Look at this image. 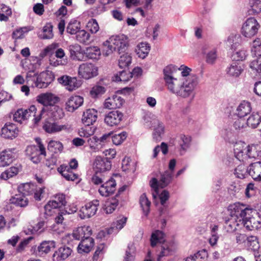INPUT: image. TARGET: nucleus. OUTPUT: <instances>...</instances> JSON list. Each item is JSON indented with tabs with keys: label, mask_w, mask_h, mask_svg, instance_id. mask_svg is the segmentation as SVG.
Returning a JSON list of instances; mask_svg holds the SVG:
<instances>
[{
	"label": "nucleus",
	"mask_w": 261,
	"mask_h": 261,
	"mask_svg": "<svg viewBox=\"0 0 261 261\" xmlns=\"http://www.w3.org/2000/svg\"><path fill=\"white\" fill-rule=\"evenodd\" d=\"M178 71V67L172 64L164 68L163 74L165 85L171 93L182 98H187L198 85V78L196 75H190L187 79L175 77Z\"/></svg>",
	"instance_id": "obj_1"
},
{
	"label": "nucleus",
	"mask_w": 261,
	"mask_h": 261,
	"mask_svg": "<svg viewBox=\"0 0 261 261\" xmlns=\"http://www.w3.org/2000/svg\"><path fill=\"white\" fill-rule=\"evenodd\" d=\"M165 238V234L159 230L154 231L151 236L150 245L151 247H154L158 244H162L159 257L169 255L175 249L174 242L173 241L166 242Z\"/></svg>",
	"instance_id": "obj_2"
},
{
	"label": "nucleus",
	"mask_w": 261,
	"mask_h": 261,
	"mask_svg": "<svg viewBox=\"0 0 261 261\" xmlns=\"http://www.w3.org/2000/svg\"><path fill=\"white\" fill-rule=\"evenodd\" d=\"M235 158L239 161L245 162L248 159L255 158L259 155L257 146L248 145L244 147L242 143H236L234 146Z\"/></svg>",
	"instance_id": "obj_3"
},
{
	"label": "nucleus",
	"mask_w": 261,
	"mask_h": 261,
	"mask_svg": "<svg viewBox=\"0 0 261 261\" xmlns=\"http://www.w3.org/2000/svg\"><path fill=\"white\" fill-rule=\"evenodd\" d=\"M35 141L37 145L28 146L25 149V153L32 162L38 164L41 161L42 155H46V152L41 139L37 138Z\"/></svg>",
	"instance_id": "obj_4"
},
{
	"label": "nucleus",
	"mask_w": 261,
	"mask_h": 261,
	"mask_svg": "<svg viewBox=\"0 0 261 261\" xmlns=\"http://www.w3.org/2000/svg\"><path fill=\"white\" fill-rule=\"evenodd\" d=\"M36 111L37 109L34 105L30 106L29 109H18L14 113L13 115V119L15 121L21 123L22 122V121H24L31 117H33L34 123L37 124L41 119L43 109L40 111L37 116L36 115Z\"/></svg>",
	"instance_id": "obj_5"
},
{
	"label": "nucleus",
	"mask_w": 261,
	"mask_h": 261,
	"mask_svg": "<svg viewBox=\"0 0 261 261\" xmlns=\"http://www.w3.org/2000/svg\"><path fill=\"white\" fill-rule=\"evenodd\" d=\"M228 210L230 213L229 216L241 221L247 216H250L253 212L252 209L239 202L230 205Z\"/></svg>",
	"instance_id": "obj_6"
},
{
	"label": "nucleus",
	"mask_w": 261,
	"mask_h": 261,
	"mask_svg": "<svg viewBox=\"0 0 261 261\" xmlns=\"http://www.w3.org/2000/svg\"><path fill=\"white\" fill-rule=\"evenodd\" d=\"M78 167V162L75 159H72L69 165L63 164L58 168V171L67 180L74 181L77 179L78 176L74 173L72 169H76Z\"/></svg>",
	"instance_id": "obj_7"
},
{
	"label": "nucleus",
	"mask_w": 261,
	"mask_h": 261,
	"mask_svg": "<svg viewBox=\"0 0 261 261\" xmlns=\"http://www.w3.org/2000/svg\"><path fill=\"white\" fill-rule=\"evenodd\" d=\"M259 28V24L257 20L253 17H250L243 23L241 34L246 38H251L257 34Z\"/></svg>",
	"instance_id": "obj_8"
},
{
	"label": "nucleus",
	"mask_w": 261,
	"mask_h": 261,
	"mask_svg": "<svg viewBox=\"0 0 261 261\" xmlns=\"http://www.w3.org/2000/svg\"><path fill=\"white\" fill-rule=\"evenodd\" d=\"M78 75L83 79L89 80L98 75V68L93 64L83 63L79 67Z\"/></svg>",
	"instance_id": "obj_9"
},
{
	"label": "nucleus",
	"mask_w": 261,
	"mask_h": 261,
	"mask_svg": "<svg viewBox=\"0 0 261 261\" xmlns=\"http://www.w3.org/2000/svg\"><path fill=\"white\" fill-rule=\"evenodd\" d=\"M99 205V201L94 200L85 204L79 212V216L82 219L89 218L95 215Z\"/></svg>",
	"instance_id": "obj_10"
},
{
	"label": "nucleus",
	"mask_w": 261,
	"mask_h": 261,
	"mask_svg": "<svg viewBox=\"0 0 261 261\" xmlns=\"http://www.w3.org/2000/svg\"><path fill=\"white\" fill-rule=\"evenodd\" d=\"M92 233V229L89 226H83L76 228L73 231L72 234H67L65 236L64 240L68 243L69 240L72 237L76 240L81 239H86V238L90 237Z\"/></svg>",
	"instance_id": "obj_11"
},
{
	"label": "nucleus",
	"mask_w": 261,
	"mask_h": 261,
	"mask_svg": "<svg viewBox=\"0 0 261 261\" xmlns=\"http://www.w3.org/2000/svg\"><path fill=\"white\" fill-rule=\"evenodd\" d=\"M55 79L54 73L49 70L41 72L36 77L35 86L38 88H45L48 86Z\"/></svg>",
	"instance_id": "obj_12"
},
{
	"label": "nucleus",
	"mask_w": 261,
	"mask_h": 261,
	"mask_svg": "<svg viewBox=\"0 0 261 261\" xmlns=\"http://www.w3.org/2000/svg\"><path fill=\"white\" fill-rule=\"evenodd\" d=\"M58 81L69 91L75 90L81 86V81L78 80L75 77H71L66 75L58 78Z\"/></svg>",
	"instance_id": "obj_13"
},
{
	"label": "nucleus",
	"mask_w": 261,
	"mask_h": 261,
	"mask_svg": "<svg viewBox=\"0 0 261 261\" xmlns=\"http://www.w3.org/2000/svg\"><path fill=\"white\" fill-rule=\"evenodd\" d=\"M111 167V161L108 158L97 156L93 163V168L96 173H100L109 171Z\"/></svg>",
	"instance_id": "obj_14"
},
{
	"label": "nucleus",
	"mask_w": 261,
	"mask_h": 261,
	"mask_svg": "<svg viewBox=\"0 0 261 261\" xmlns=\"http://www.w3.org/2000/svg\"><path fill=\"white\" fill-rule=\"evenodd\" d=\"M171 179V174L167 172L162 175L159 181L155 178H152L150 181V185L156 194H158L159 187L163 188L166 187L170 182Z\"/></svg>",
	"instance_id": "obj_15"
},
{
	"label": "nucleus",
	"mask_w": 261,
	"mask_h": 261,
	"mask_svg": "<svg viewBox=\"0 0 261 261\" xmlns=\"http://www.w3.org/2000/svg\"><path fill=\"white\" fill-rule=\"evenodd\" d=\"M244 227L248 230H257L261 227L260 218L256 216L253 217L252 215L247 216L242 221Z\"/></svg>",
	"instance_id": "obj_16"
},
{
	"label": "nucleus",
	"mask_w": 261,
	"mask_h": 261,
	"mask_svg": "<svg viewBox=\"0 0 261 261\" xmlns=\"http://www.w3.org/2000/svg\"><path fill=\"white\" fill-rule=\"evenodd\" d=\"M37 101L45 106H54L59 101V98L50 92L41 93L36 97Z\"/></svg>",
	"instance_id": "obj_17"
},
{
	"label": "nucleus",
	"mask_w": 261,
	"mask_h": 261,
	"mask_svg": "<svg viewBox=\"0 0 261 261\" xmlns=\"http://www.w3.org/2000/svg\"><path fill=\"white\" fill-rule=\"evenodd\" d=\"M202 53L205 55V62L208 64H215L217 59V50L216 48L205 44L202 48Z\"/></svg>",
	"instance_id": "obj_18"
},
{
	"label": "nucleus",
	"mask_w": 261,
	"mask_h": 261,
	"mask_svg": "<svg viewBox=\"0 0 261 261\" xmlns=\"http://www.w3.org/2000/svg\"><path fill=\"white\" fill-rule=\"evenodd\" d=\"M123 116V114L118 111H111L106 115L105 122L109 126H116L122 121Z\"/></svg>",
	"instance_id": "obj_19"
},
{
	"label": "nucleus",
	"mask_w": 261,
	"mask_h": 261,
	"mask_svg": "<svg viewBox=\"0 0 261 261\" xmlns=\"http://www.w3.org/2000/svg\"><path fill=\"white\" fill-rule=\"evenodd\" d=\"M68 50L70 54L69 57L72 60L81 61L85 60L84 50L79 44L70 45L68 46Z\"/></svg>",
	"instance_id": "obj_20"
},
{
	"label": "nucleus",
	"mask_w": 261,
	"mask_h": 261,
	"mask_svg": "<svg viewBox=\"0 0 261 261\" xmlns=\"http://www.w3.org/2000/svg\"><path fill=\"white\" fill-rule=\"evenodd\" d=\"M153 128L152 134L153 139L155 141H159L161 139V136L164 132V125L163 123L157 119H153L150 121V124H146Z\"/></svg>",
	"instance_id": "obj_21"
},
{
	"label": "nucleus",
	"mask_w": 261,
	"mask_h": 261,
	"mask_svg": "<svg viewBox=\"0 0 261 261\" xmlns=\"http://www.w3.org/2000/svg\"><path fill=\"white\" fill-rule=\"evenodd\" d=\"M116 186L115 180L111 178L101 185L98 190L99 193L102 196H108L114 192L116 190Z\"/></svg>",
	"instance_id": "obj_22"
},
{
	"label": "nucleus",
	"mask_w": 261,
	"mask_h": 261,
	"mask_svg": "<svg viewBox=\"0 0 261 261\" xmlns=\"http://www.w3.org/2000/svg\"><path fill=\"white\" fill-rule=\"evenodd\" d=\"M113 41L112 43L115 45L116 50L119 54L125 52L128 45L127 38L123 35L113 37Z\"/></svg>",
	"instance_id": "obj_23"
},
{
	"label": "nucleus",
	"mask_w": 261,
	"mask_h": 261,
	"mask_svg": "<svg viewBox=\"0 0 261 261\" xmlns=\"http://www.w3.org/2000/svg\"><path fill=\"white\" fill-rule=\"evenodd\" d=\"M124 102L123 99L117 95H114L112 97L107 98L104 102V107L108 109H114L119 108Z\"/></svg>",
	"instance_id": "obj_24"
},
{
	"label": "nucleus",
	"mask_w": 261,
	"mask_h": 261,
	"mask_svg": "<svg viewBox=\"0 0 261 261\" xmlns=\"http://www.w3.org/2000/svg\"><path fill=\"white\" fill-rule=\"evenodd\" d=\"M244 65L239 62H232L226 68L227 76L232 77H239L244 71Z\"/></svg>",
	"instance_id": "obj_25"
},
{
	"label": "nucleus",
	"mask_w": 261,
	"mask_h": 261,
	"mask_svg": "<svg viewBox=\"0 0 261 261\" xmlns=\"http://www.w3.org/2000/svg\"><path fill=\"white\" fill-rule=\"evenodd\" d=\"M18 134V128L13 123H6L2 128V135L5 138L12 139L17 137Z\"/></svg>",
	"instance_id": "obj_26"
},
{
	"label": "nucleus",
	"mask_w": 261,
	"mask_h": 261,
	"mask_svg": "<svg viewBox=\"0 0 261 261\" xmlns=\"http://www.w3.org/2000/svg\"><path fill=\"white\" fill-rule=\"evenodd\" d=\"M84 102L83 98L79 95L71 96L66 103V109L69 112H73L81 107Z\"/></svg>",
	"instance_id": "obj_27"
},
{
	"label": "nucleus",
	"mask_w": 261,
	"mask_h": 261,
	"mask_svg": "<svg viewBox=\"0 0 261 261\" xmlns=\"http://www.w3.org/2000/svg\"><path fill=\"white\" fill-rule=\"evenodd\" d=\"M14 149L5 150L0 153V167L9 165L15 158Z\"/></svg>",
	"instance_id": "obj_28"
},
{
	"label": "nucleus",
	"mask_w": 261,
	"mask_h": 261,
	"mask_svg": "<svg viewBox=\"0 0 261 261\" xmlns=\"http://www.w3.org/2000/svg\"><path fill=\"white\" fill-rule=\"evenodd\" d=\"M97 118V111L94 109L87 110L84 112L82 117V122L87 126L93 124Z\"/></svg>",
	"instance_id": "obj_29"
},
{
	"label": "nucleus",
	"mask_w": 261,
	"mask_h": 261,
	"mask_svg": "<svg viewBox=\"0 0 261 261\" xmlns=\"http://www.w3.org/2000/svg\"><path fill=\"white\" fill-rule=\"evenodd\" d=\"M248 173L254 180L261 181V161L251 163L249 167Z\"/></svg>",
	"instance_id": "obj_30"
},
{
	"label": "nucleus",
	"mask_w": 261,
	"mask_h": 261,
	"mask_svg": "<svg viewBox=\"0 0 261 261\" xmlns=\"http://www.w3.org/2000/svg\"><path fill=\"white\" fill-rule=\"evenodd\" d=\"M94 246V240L90 237L83 239L79 244L77 247L79 253H88Z\"/></svg>",
	"instance_id": "obj_31"
},
{
	"label": "nucleus",
	"mask_w": 261,
	"mask_h": 261,
	"mask_svg": "<svg viewBox=\"0 0 261 261\" xmlns=\"http://www.w3.org/2000/svg\"><path fill=\"white\" fill-rule=\"evenodd\" d=\"M261 122V110L259 112H253L246 121L247 126L251 128H256Z\"/></svg>",
	"instance_id": "obj_32"
},
{
	"label": "nucleus",
	"mask_w": 261,
	"mask_h": 261,
	"mask_svg": "<svg viewBox=\"0 0 261 261\" xmlns=\"http://www.w3.org/2000/svg\"><path fill=\"white\" fill-rule=\"evenodd\" d=\"M242 223L241 220H239L234 218V217H229L226 218L224 224V228L227 232H232L237 229V227L240 225V223Z\"/></svg>",
	"instance_id": "obj_33"
},
{
	"label": "nucleus",
	"mask_w": 261,
	"mask_h": 261,
	"mask_svg": "<svg viewBox=\"0 0 261 261\" xmlns=\"http://www.w3.org/2000/svg\"><path fill=\"white\" fill-rule=\"evenodd\" d=\"M150 50V46L147 42L139 43L135 48V52L138 57L145 59L148 55Z\"/></svg>",
	"instance_id": "obj_34"
},
{
	"label": "nucleus",
	"mask_w": 261,
	"mask_h": 261,
	"mask_svg": "<svg viewBox=\"0 0 261 261\" xmlns=\"http://www.w3.org/2000/svg\"><path fill=\"white\" fill-rule=\"evenodd\" d=\"M43 129L48 133H55L60 132L67 128L65 125H59L56 122L45 121L43 126Z\"/></svg>",
	"instance_id": "obj_35"
},
{
	"label": "nucleus",
	"mask_w": 261,
	"mask_h": 261,
	"mask_svg": "<svg viewBox=\"0 0 261 261\" xmlns=\"http://www.w3.org/2000/svg\"><path fill=\"white\" fill-rule=\"evenodd\" d=\"M252 110L251 103L247 101H242L238 106L237 109V115L240 117L244 116L250 114Z\"/></svg>",
	"instance_id": "obj_36"
},
{
	"label": "nucleus",
	"mask_w": 261,
	"mask_h": 261,
	"mask_svg": "<svg viewBox=\"0 0 261 261\" xmlns=\"http://www.w3.org/2000/svg\"><path fill=\"white\" fill-rule=\"evenodd\" d=\"M10 201L11 203L20 207H25L29 203L28 199L21 193L15 195Z\"/></svg>",
	"instance_id": "obj_37"
},
{
	"label": "nucleus",
	"mask_w": 261,
	"mask_h": 261,
	"mask_svg": "<svg viewBox=\"0 0 261 261\" xmlns=\"http://www.w3.org/2000/svg\"><path fill=\"white\" fill-rule=\"evenodd\" d=\"M101 55L100 49L97 46H90L84 50L85 60L86 58L90 59H98Z\"/></svg>",
	"instance_id": "obj_38"
},
{
	"label": "nucleus",
	"mask_w": 261,
	"mask_h": 261,
	"mask_svg": "<svg viewBox=\"0 0 261 261\" xmlns=\"http://www.w3.org/2000/svg\"><path fill=\"white\" fill-rule=\"evenodd\" d=\"M71 249L69 247H62L54 254V258H56L57 261L64 260L67 258L71 253Z\"/></svg>",
	"instance_id": "obj_39"
},
{
	"label": "nucleus",
	"mask_w": 261,
	"mask_h": 261,
	"mask_svg": "<svg viewBox=\"0 0 261 261\" xmlns=\"http://www.w3.org/2000/svg\"><path fill=\"white\" fill-rule=\"evenodd\" d=\"M36 189V185L32 183H25L19 185L18 187L19 192L24 195H30L33 194Z\"/></svg>",
	"instance_id": "obj_40"
},
{
	"label": "nucleus",
	"mask_w": 261,
	"mask_h": 261,
	"mask_svg": "<svg viewBox=\"0 0 261 261\" xmlns=\"http://www.w3.org/2000/svg\"><path fill=\"white\" fill-rule=\"evenodd\" d=\"M191 139L190 136L181 134L179 136L178 142L180 147V154H182L190 147Z\"/></svg>",
	"instance_id": "obj_41"
},
{
	"label": "nucleus",
	"mask_w": 261,
	"mask_h": 261,
	"mask_svg": "<svg viewBox=\"0 0 261 261\" xmlns=\"http://www.w3.org/2000/svg\"><path fill=\"white\" fill-rule=\"evenodd\" d=\"M208 253L205 249L198 251L193 255L186 258L184 261H202L207 257Z\"/></svg>",
	"instance_id": "obj_42"
},
{
	"label": "nucleus",
	"mask_w": 261,
	"mask_h": 261,
	"mask_svg": "<svg viewBox=\"0 0 261 261\" xmlns=\"http://www.w3.org/2000/svg\"><path fill=\"white\" fill-rule=\"evenodd\" d=\"M140 204L145 215H148L150 211L151 202L145 193L142 194L140 197Z\"/></svg>",
	"instance_id": "obj_43"
},
{
	"label": "nucleus",
	"mask_w": 261,
	"mask_h": 261,
	"mask_svg": "<svg viewBox=\"0 0 261 261\" xmlns=\"http://www.w3.org/2000/svg\"><path fill=\"white\" fill-rule=\"evenodd\" d=\"M48 150L50 151L58 153L62 152L63 146L62 144L58 141L50 140L48 143Z\"/></svg>",
	"instance_id": "obj_44"
},
{
	"label": "nucleus",
	"mask_w": 261,
	"mask_h": 261,
	"mask_svg": "<svg viewBox=\"0 0 261 261\" xmlns=\"http://www.w3.org/2000/svg\"><path fill=\"white\" fill-rule=\"evenodd\" d=\"M96 127L89 126L81 128L79 130L78 134L81 137L89 138L93 136L96 130Z\"/></svg>",
	"instance_id": "obj_45"
},
{
	"label": "nucleus",
	"mask_w": 261,
	"mask_h": 261,
	"mask_svg": "<svg viewBox=\"0 0 261 261\" xmlns=\"http://www.w3.org/2000/svg\"><path fill=\"white\" fill-rule=\"evenodd\" d=\"M113 41V37L109 38V40L105 41L103 43V54L106 56H109L114 51L116 50L115 45L112 44V42Z\"/></svg>",
	"instance_id": "obj_46"
},
{
	"label": "nucleus",
	"mask_w": 261,
	"mask_h": 261,
	"mask_svg": "<svg viewBox=\"0 0 261 261\" xmlns=\"http://www.w3.org/2000/svg\"><path fill=\"white\" fill-rule=\"evenodd\" d=\"M55 242H42L38 248V251L39 255H42L44 253H48L51 248L55 247Z\"/></svg>",
	"instance_id": "obj_47"
},
{
	"label": "nucleus",
	"mask_w": 261,
	"mask_h": 261,
	"mask_svg": "<svg viewBox=\"0 0 261 261\" xmlns=\"http://www.w3.org/2000/svg\"><path fill=\"white\" fill-rule=\"evenodd\" d=\"M19 170L17 167H11L1 174L0 178L4 180L12 177L16 175L18 173Z\"/></svg>",
	"instance_id": "obj_48"
},
{
	"label": "nucleus",
	"mask_w": 261,
	"mask_h": 261,
	"mask_svg": "<svg viewBox=\"0 0 261 261\" xmlns=\"http://www.w3.org/2000/svg\"><path fill=\"white\" fill-rule=\"evenodd\" d=\"M80 29V22L76 20H71L67 27V32L70 34H76Z\"/></svg>",
	"instance_id": "obj_49"
},
{
	"label": "nucleus",
	"mask_w": 261,
	"mask_h": 261,
	"mask_svg": "<svg viewBox=\"0 0 261 261\" xmlns=\"http://www.w3.org/2000/svg\"><path fill=\"white\" fill-rule=\"evenodd\" d=\"M90 37V34L84 30H80L76 34V39L82 43H88L89 42Z\"/></svg>",
	"instance_id": "obj_50"
},
{
	"label": "nucleus",
	"mask_w": 261,
	"mask_h": 261,
	"mask_svg": "<svg viewBox=\"0 0 261 261\" xmlns=\"http://www.w3.org/2000/svg\"><path fill=\"white\" fill-rule=\"evenodd\" d=\"M92 137L88 139L87 142L90 148L95 152L98 151L101 148V145H100L98 138L95 136H92Z\"/></svg>",
	"instance_id": "obj_51"
},
{
	"label": "nucleus",
	"mask_w": 261,
	"mask_h": 261,
	"mask_svg": "<svg viewBox=\"0 0 261 261\" xmlns=\"http://www.w3.org/2000/svg\"><path fill=\"white\" fill-rule=\"evenodd\" d=\"M53 28L51 23H46L43 28V34L41 35V38L43 39H51L54 36Z\"/></svg>",
	"instance_id": "obj_52"
},
{
	"label": "nucleus",
	"mask_w": 261,
	"mask_h": 261,
	"mask_svg": "<svg viewBox=\"0 0 261 261\" xmlns=\"http://www.w3.org/2000/svg\"><path fill=\"white\" fill-rule=\"evenodd\" d=\"M132 57L128 53H125L120 56L118 64L121 68H124L128 66L131 63Z\"/></svg>",
	"instance_id": "obj_53"
},
{
	"label": "nucleus",
	"mask_w": 261,
	"mask_h": 261,
	"mask_svg": "<svg viewBox=\"0 0 261 261\" xmlns=\"http://www.w3.org/2000/svg\"><path fill=\"white\" fill-rule=\"evenodd\" d=\"M250 62L249 67L251 69L256 73H261V56Z\"/></svg>",
	"instance_id": "obj_54"
},
{
	"label": "nucleus",
	"mask_w": 261,
	"mask_h": 261,
	"mask_svg": "<svg viewBox=\"0 0 261 261\" xmlns=\"http://www.w3.org/2000/svg\"><path fill=\"white\" fill-rule=\"evenodd\" d=\"M251 51L255 56H261V38H256L253 41Z\"/></svg>",
	"instance_id": "obj_55"
},
{
	"label": "nucleus",
	"mask_w": 261,
	"mask_h": 261,
	"mask_svg": "<svg viewBox=\"0 0 261 261\" xmlns=\"http://www.w3.org/2000/svg\"><path fill=\"white\" fill-rule=\"evenodd\" d=\"M234 174L238 178L243 179L247 175L248 170L244 164H241L236 168Z\"/></svg>",
	"instance_id": "obj_56"
},
{
	"label": "nucleus",
	"mask_w": 261,
	"mask_h": 261,
	"mask_svg": "<svg viewBox=\"0 0 261 261\" xmlns=\"http://www.w3.org/2000/svg\"><path fill=\"white\" fill-rule=\"evenodd\" d=\"M248 55L247 50L240 49L233 53L232 55L233 60L236 61H243L246 59Z\"/></svg>",
	"instance_id": "obj_57"
},
{
	"label": "nucleus",
	"mask_w": 261,
	"mask_h": 261,
	"mask_svg": "<svg viewBox=\"0 0 261 261\" xmlns=\"http://www.w3.org/2000/svg\"><path fill=\"white\" fill-rule=\"evenodd\" d=\"M135 163L132 162L130 158L125 157L122 162V168L123 171L126 170H135L134 166Z\"/></svg>",
	"instance_id": "obj_58"
},
{
	"label": "nucleus",
	"mask_w": 261,
	"mask_h": 261,
	"mask_svg": "<svg viewBox=\"0 0 261 261\" xmlns=\"http://www.w3.org/2000/svg\"><path fill=\"white\" fill-rule=\"evenodd\" d=\"M132 77V73L123 70L119 72V75L115 76V81L116 82H126Z\"/></svg>",
	"instance_id": "obj_59"
},
{
	"label": "nucleus",
	"mask_w": 261,
	"mask_h": 261,
	"mask_svg": "<svg viewBox=\"0 0 261 261\" xmlns=\"http://www.w3.org/2000/svg\"><path fill=\"white\" fill-rule=\"evenodd\" d=\"M246 244L251 249L255 250L258 248V242L256 236L246 237Z\"/></svg>",
	"instance_id": "obj_60"
},
{
	"label": "nucleus",
	"mask_w": 261,
	"mask_h": 261,
	"mask_svg": "<svg viewBox=\"0 0 261 261\" xmlns=\"http://www.w3.org/2000/svg\"><path fill=\"white\" fill-rule=\"evenodd\" d=\"M126 133L125 132H121V133L113 135L112 137V140L114 144L116 145H119L126 139Z\"/></svg>",
	"instance_id": "obj_61"
},
{
	"label": "nucleus",
	"mask_w": 261,
	"mask_h": 261,
	"mask_svg": "<svg viewBox=\"0 0 261 261\" xmlns=\"http://www.w3.org/2000/svg\"><path fill=\"white\" fill-rule=\"evenodd\" d=\"M106 91L105 88L99 85L94 86L90 91L92 97L95 98L103 94Z\"/></svg>",
	"instance_id": "obj_62"
},
{
	"label": "nucleus",
	"mask_w": 261,
	"mask_h": 261,
	"mask_svg": "<svg viewBox=\"0 0 261 261\" xmlns=\"http://www.w3.org/2000/svg\"><path fill=\"white\" fill-rule=\"evenodd\" d=\"M250 6L253 14L261 13V0H251L250 2Z\"/></svg>",
	"instance_id": "obj_63"
},
{
	"label": "nucleus",
	"mask_w": 261,
	"mask_h": 261,
	"mask_svg": "<svg viewBox=\"0 0 261 261\" xmlns=\"http://www.w3.org/2000/svg\"><path fill=\"white\" fill-rule=\"evenodd\" d=\"M87 27L90 31L93 34L96 33L99 29V25L95 19H91L89 21Z\"/></svg>",
	"instance_id": "obj_64"
}]
</instances>
